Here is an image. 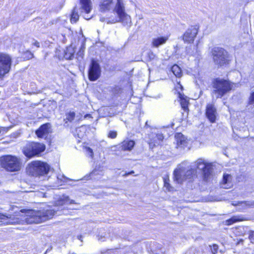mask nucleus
Wrapping results in <instances>:
<instances>
[{
  "label": "nucleus",
  "instance_id": "obj_41",
  "mask_svg": "<svg viewBox=\"0 0 254 254\" xmlns=\"http://www.w3.org/2000/svg\"><path fill=\"white\" fill-rule=\"evenodd\" d=\"M163 181H164V185L165 184V183H169V179L168 176H166L163 178Z\"/></svg>",
  "mask_w": 254,
  "mask_h": 254
},
{
  "label": "nucleus",
  "instance_id": "obj_44",
  "mask_svg": "<svg viewBox=\"0 0 254 254\" xmlns=\"http://www.w3.org/2000/svg\"><path fill=\"white\" fill-rule=\"evenodd\" d=\"M177 83H178V85L179 86L178 87H180L181 89H182L183 86L180 84V82L177 81Z\"/></svg>",
  "mask_w": 254,
  "mask_h": 254
},
{
  "label": "nucleus",
  "instance_id": "obj_33",
  "mask_svg": "<svg viewBox=\"0 0 254 254\" xmlns=\"http://www.w3.org/2000/svg\"><path fill=\"white\" fill-rule=\"evenodd\" d=\"M98 175H101V172L95 169L90 174V176L91 179H96L95 176Z\"/></svg>",
  "mask_w": 254,
  "mask_h": 254
},
{
  "label": "nucleus",
  "instance_id": "obj_6",
  "mask_svg": "<svg viewBox=\"0 0 254 254\" xmlns=\"http://www.w3.org/2000/svg\"><path fill=\"white\" fill-rule=\"evenodd\" d=\"M49 170L50 166L47 163L40 161L32 162L27 168L28 172L32 176L46 174Z\"/></svg>",
  "mask_w": 254,
  "mask_h": 254
},
{
  "label": "nucleus",
  "instance_id": "obj_13",
  "mask_svg": "<svg viewBox=\"0 0 254 254\" xmlns=\"http://www.w3.org/2000/svg\"><path fill=\"white\" fill-rule=\"evenodd\" d=\"M149 137L150 140L148 143L150 148H153L156 145H159L164 139L163 134L159 132H152L149 134Z\"/></svg>",
  "mask_w": 254,
  "mask_h": 254
},
{
  "label": "nucleus",
  "instance_id": "obj_46",
  "mask_svg": "<svg viewBox=\"0 0 254 254\" xmlns=\"http://www.w3.org/2000/svg\"><path fill=\"white\" fill-rule=\"evenodd\" d=\"M133 173V171H131V172H130L128 173V174H126L125 175H126H126H129V174H132V173Z\"/></svg>",
  "mask_w": 254,
  "mask_h": 254
},
{
  "label": "nucleus",
  "instance_id": "obj_49",
  "mask_svg": "<svg viewBox=\"0 0 254 254\" xmlns=\"http://www.w3.org/2000/svg\"><path fill=\"white\" fill-rule=\"evenodd\" d=\"M232 224L231 223H228V225H229V224Z\"/></svg>",
  "mask_w": 254,
  "mask_h": 254
},
{
  "label": "nucleus",
  "instance_id": "obj_31",
  "mask_svg": "<svg viewBox=\"0 0 254 254\" xmlns=\"http://www.w3.org/2000/svg\"><path fill=\"white\" fill-rule=\"evenodd\" d=\"M75 117V113L74 112H69L66 115L65 120L69 122L73 121Z\"/></svg>",
  "mask_w": 254,
  "mask_h": 254
},
{
  "label": "nucleus",
  "instance_id": "obj_37",
  "mask_svg": "<svg viewBox=\"0 0 254 254\" xmlns=\"http://www.w3.org/2000/svg\"><path fill=\"white\" fill-rule=\"evenodd\" d=\"M85 48V47L84 44H83L80 48V49L79 50V52H78L77 55L81 57H82Z\"/></svg>",
  "mask_w": 254,
  "mask_h": 254
},
{
  "label": "nucleus",
  "instance_id": "obj_17",
  "mask_svg": "<svg viewBox=\"0 0 254 254\" xmlns=\"http://www.w3.org/2000/svg\"><path fill=\"white\" fill-rule=\"evenodd\" d=\"M175 137L177 148H184L187 146L188 141L184 135L181 133H176Z\"/></svg>",
  "mask_w": 254,
  "mask_h": 254
},
{
  "label": "nucleus",
  "instance_id": "obj_26",
  "mask_svg": "<svg viewBox=\"0 0 254 254\" xmlns=\"http://www.w3.org/2000/svg\"><path fill=\"white\" fill-rule=\"evenodd\" d=\"M171 70L174 74L177 77H180L182 75V70L181 68L177 64H175L172 66Z\"/></svg>",
  "mask_w": 254,
  "mask_h": 254
},
{
  "label": "nucleus",
  "instance_id": "obj_40",
  "mask_svg": "<svg viewBox=\"0 0 254 254\" xmlns=\"http://www.w3.org/2000/svg\"><path fill=\"white\" fill-rule=\"evenodd\" d=\"M33 42L32 43L33 45L36 46L37 48H39L40 47V44L38 41H35L34 40H33Z\"/></svg>",
  "mask_w": 254,
  "mask_h": 254
},
{
  "label": "nucleus",
  "instance_id": "obj_24",
  "mask_svg": "<svg viewBox=\"0 0 254 254\" xmlns=\"http://www.w3.org/2000/svg\"><path fill=\"white\" fill-rule=\"evenodd\" d=\"M251 219L242 215L234 216L226 220V222H237L239 221H250Z\"/></svg>",
  "mask_w": 254,
  "mask_h": 254
},
{
  "label": "nucleus",
  "instance_id": "obj_21",
  "mask_svg": "<svg viewBox=\"0 0 254 254\" xmlns=\"http://www.w3.org/2000/svg\"><path fill=\"white\" fill-rule=\"evenodd\" d=\"M168 39V37H160L154 38L152 42V46L154 47H158L160 45L165 44Z\"/></svg>",
  "mask_w": 254,
  "mask_h": 254
},
{
  "label": "nucleus",
  "instance_id": "obj_1",
  "mask_svg": "<svg viewBox=\"0 0 254 254\" xmlns=\"http://www.w3.org/2000/svg\"><path fill=\"white\" fill-rule=\"evenodd\" d=\"M113 0H101L100 4V10L106 12L113 9L117 14L118 17L113 19L111 22L116 23L120 22L124 25L130 26L131 20L130 16L125 12V6L123 0H117L114 6Z\"/></svg>",
  "mask_w": 254,
  "mask_h": 254
},
{
  "label": "nucleus",
  "instance_id": "obj_42",
  "mask_svg": "<svg viewBox=\"0 0 254 254\" xmlns=\"http://www.w3.org/2000/svg\"><path fill=\"white\" fill-rule=\"evenodd\" d=\"M99 240L104 241H105V236H101L100 237H99L98 238Z\"/></svg>",
  "mask_w": 254,
  "mask_h": 254
},
{
  "label": "nucleus",
  "instance_id": "obj_5",
  "mask_svg": "<svg viewBox=\"0 0 254 254\" xmlns=\"http://www.w3.org/2000/svg\"><path fill=\"white\" fill-rule=\"evenodd\" d=\"M56 206L53 209H44L35 211L31 209H21L20 212L25 213L27 216L38 217L42 221H47L57 213L58 210L56 209Z\"/></svg>",
  "mask_w": 254,
  "mask_h": 254
},
{
  "label": "nucleus",
  "instance_id": "obj_9",
  "mask_svg": "<svg viewBox=\"0 0 254 254\" xmlns=\"http://www.w3.org/2000/svg\"><path fill=\"white\" fill-rule=\"evenodd\" d=\"M11 65V59L7 55L0 54V78L9 72Z\"/></svg>",
  "mask_w": 254,
  "mask_h": 254
},
{
  "label": "nucleus",
  "instance_id": "obj_15",
  "mask_svg": "<svg viewBox=\"0 0 254 254\" xmlns=\"http://www.w3.org/2000/svg\"><path fill=\"white\" fill-rule=\"evenodd\" d=\"M206 116L211 123H214L216 120L217 111L213 104H208L206 108Z\"/></svg>",
  "mask_w": 254,
  "mask_h": 254
},
{
  "label": "nucleus",
  "instance_id": "obj_28",
  "mask_svg": "<svg viewBox=\"0 0 254 254\" xmlns=\"http://www.w3.org/2000/svg\"><path fill=\"white\" fill-rule=\"evenodd\" d=\"M74 50L72 47H69L67 48L66 51L65 53V57L66 59H72L74 55Z\"/></svg>",
  "mask_w": 254,
  "mask_h": 254
},
{
  "label": "nucleus",
  "instance_id": "obj_4",
  "mask_svg": "<svg viewBox=\"0 0 254 254\" xmlns=\"http://www.w3.org/2000/svg\"><path fill=\"white\" fill-rule=\"evenodd\" d=\"M193 167L201 172L202 178L205 181L210 180L213 175V165L202 158L198 159L193 163Z\"/></svg>",
  "mask_w": 254,
  "mask_h": 254
},
{
  "label": "nucleus",
  "instance_id": "obj_35",
  "mask_svg": "<svg viewBox=\"0 0 254 254\" xmlns=\"http://www.w3.org/2000/svg\"><path fill=\"white\" fill-rule=\"evenodd\" d=\"M249 104L254 105V92H252L249 99Z\"/></svg>",
  "mask_w": 254,
  "mask_h": 254
},
{
  "label": "nucleus",
  "instance_id": "obj_11",
  "mask_svg": "<svg viewBox=\"0 0 254 254\" xmlns=\"http://www.w3.org/2000/svg\"><path fill=\"white\" fill-rule=\"evenodd\" d=\"M198 29L197 26H191L185 32L183 35V40L185 43H191L196 37Z\"/></svg>",
  "mask_w": 254,
  "mask_h": 254
},
{
  "label": "nucleus",
  "instance_id": "obj_7",
  "mask_svg": "<svg viewBox=\"0 0 254 254\" xmlns=\"http://www.w3.org/2000/svg\"><path fill=\"white\" fill-rule=\"evenodd\" d=\"M45 150V146L44 144L31 142L24 148L23 153L26 157L31 158L34 156L38 155Z\"/></svg>",
  "mask_w": 254,
  "mask_h": 254
},
{
  "label": "nucleus",
  "instance_id": "obj_2",
  "mask_svg": "<svg viewBox=\"0 0 254 254\" xmlns=\"http://www.w3.org/2000/svg\"><path fill=\"white\" fill-rule=\"evenodd\" d=\"M234 84L230 81L221 78H216L212 83V96L216 98H222L234 87Z\"/></svg>",
  "mask_w": 254,
  "mask_h": 254
},
{
  "label": "nucleus",
  "instance_id": "obj_32",
  "mask_svg": "<svg viewBox=\"0 0 254 254\" xmlns=\"http://www.w3.org/2000/svg\"><path fill=\"white\" fill-rule=\"evenodd\" d=\"M33 57V54L30 51H27L23 54V58L27 60L31 59Z\"/></svg>",
  "mask_w": 254,
  "mask_h": 254
},
{
  "label": "nucleus",
  "instance_id": "obj_23",
  "mask_svg": "<svg viewBox=\"0 0 254 254\" xmlns=\"http://www.w3.org/2000/svg\"><path fill=\"white\" fill-rule=\"evenodd\" d=\"M72 203H75L74 200L70 199L68 196L63 195L62 197L56 202V204L58 206Z\"/></svg>",
  "mask_w": 254,
  "mask_h": 254
},
{
  "label": "nucleus",
  "instance_id": "obj_25",
  "mask_svg": "<svg viewBox=\"0 0 254 254\" xmlns=\"http://www.w3.org/2000/svg\"><path fill=\"white\" fill-rule=\"evenodd\" d=\"M179 98L180 100V104L182 108L186 111L188 109V106L189 104V101L187 99V97L185 96L184 95L179 93Z\"/></svg>",
  "mask_w": 254,
  "mask_h": 254
},
{
  "label": "nucleus",
  "instance_id": "obj_12",
  "mask_svg": "<svg viewBox=\"0 0 254 254\" xmlns=\"http://www.w3.org/2000/svg\"><path fill=\"white\" fill-rule=\"evenodd\" d=\"M80 3L81 5L80 11L84 19L87 20L90 19L91 17L89 16L88 14L92 10L91 0H80Z\"/></svg>",
  "mask_w": 254,
  "mask_h": 254
},
{
  "label": "nucleus",
  "instance_id": "obj_10",
  "mask_svg": "<svg viewBox=\"0 0 254 254\" xmlns=\"http://www.w3.org/2000/svg\"><path fill=\"white\" fill-rule=\"evenodd\" d=\"M101 75V68L99 64L92 60L88 71L89 79L91 81H95L99 78Z\"/></svg>",
  "mask_w": 254,
  "mask_h": 254
},
{
  "label": "nucleus",
  "instance_id": "obj_18",
  "mask_svg": "<svg viewBox=\"0 0 254 254\" xmlns=\"http://www.w3.org/2000/svg\"><path fill=\"white\" fill-rule=\"evenodd\" d=\"M232 177L228 174H224L221 186L223 189H229L232 186Z\"/></svg>",
  "mask_w": 254,
  "mask_h": 254
},
{
  "label": "nucleus",
  "instance_id": "obj_43",
  "mask_svg": "<svg viewBox=\"0 0 254 254\" xmlns=\"http://www.w3.org/2000/svg\"><path fill=\"white\" fill-rule=\"evenodd\" d=\"M251 237L252 240H254V232L251 235Z\"/></svg>",
  "mask_w": 254,
  "mask_h": 254
},
{
  "label": "nucleus",
  "instance_id": "obj_34",
  "mask_svg": "<svg viewBox=\"0 0 254 254\" xmlns=\"http://www.w3.org/2000/svg\"><path fill=\"white\" fill-rule=\"evenodd\" d=\"M164 187L168 191H172L174 190L173 188L171 186L169 183H165V184L164 185Z\"/></svg>",
  "mask_w": 254,
  "mask_h": 254
},
{
  "label": "nucleus",
  "instance_id": "obj_36",
  "mask_svg": "<svg viewBox=\"0 0 254 254\" xmlns=\"http://www.w3.org/2000/svg\"><path fill=\"white\" fill-rule=\"evenodd\" d=\"M117 133L115 131H110L109 133L108 136L111 138H115L117 137Z\"/></svg>",
  "mask_w": 254,
  "mask_h": 254
},
{
  "label": "nucleus",
  "instance_id": "obj_47",
  "mask_svg": "<svg viewBox=\"0 0 254 254\" xmlns=\"http://www.w3.org/2000/svg\"><path fill=\"white\" fill-rule=\"evenodd\" d=\"M57 178H58V179H60V180L62 179L61 178V176L60 175L57 177Z\"/></svg>",
  "mask_w": 254,
  "mask_h": 254
},
{
  "label": "nucleus",
  "instance_id": "obj_39",
  "mask_svg": "<svg viewBox=\"0 0 254 254\" xmlns=\"http://www.w3.org/2000/svg\"><path fill=\"white\" fill-rule=\"evenodd\" d=\"M9 215H3L1 213H0V220H5L8 218H9Z\"/></svg>",
  "mask_w": 254,
  "mask_h": 254
},
{
  "label": "nucleus",
  "instance_id": "obj_20",
  "mask_svg": "<svg viewBox=\"0 0 254 254\" xmlns=\"http://www.w3.org/2000/svg\"><path fill=\"white\" fill-rule=\"evenodd\" d=\"M135 142L131 140H124L121 143V149L123 150H131L134 147Z\"/></svg>",
  "mask_w": 254,
  "mask_h": 254
},
{
  "label": "nucleus",
  "instance_id": "obj_30",
  "mask_svg": "<svg viewBox=\"0 0 254 254\" xmlns=\"http://www.w3.org/2000/svg\"><path fill=\"white\" fill-rule=\"evenodd\" d=\"M84 149L86 156L93 158L94 155L93 150L89 147H85Z\"/></svg>",
  "mask_w": 254,
  "mask_h": 254
},
{
  "label": "nucleus",
  "instance_id": "obj_45",
  "mask_svg": "<svg viewBox=\"0 0 254 254\" xmlns=\"http://www.w3.org/2000/svg\"><path fill=\"white\" fill-rule=\"evenodd\" d=\"M7 128L5 127H0V133L2 130H5Z\"/></svg>",
  "mask_w": 254,
  "mask_h": 254
},
{
  "label": "nucleus",
  "instance_id": "obj_8",
  "mask_svg": "<svg viewBox=\"0 0 254 254\" xmlns=\"http://www.w3.org/2000/svg\"><path fill=\"white\" fill-rule=\"evenodd\" d=\"M212 55L213 61L216 64L223 65L228 63V54L224 49L215 48L213 50Z\"/></svg>",
  "mask_w": 254,
  "mask_h": 254
},
{
  "label": "nucleus",
  "instance_id": "obj_22",
  "mask_svg": "<svg viewBox=\"0 0 254 254\" xmlns=\"http://www.w3.org/2000/svg\"><path fill=\"white\" fill-rule=\"evenodd\" d=\"M233 205L238 206L240 210L244 209L248 207H254V201H241L237 203H233Z\"/></svg>",
  "mask_w": 254,
  "mask_h": 254
},
{
  "label": "nucleus",
  "instance_id": "obj_29",
  "mask_svg": "<svg viewBox=\"0 0 254 254\" xmlns=\"http://www.w3.org/2000/svg\"><path fill=\"white\" fill-rule=\"evenodd\" d=\"M79 18V15L77 13V11L76 10V8L73 9V12L71 15L70 21L71 23L76 22Z\"/></svg>",
  "mask_w": 254,
  "mask_h": 254
},
{
  "label": "nucleus",
  "instance_id": "obj_3",
  "mask_svg": "<svg viewBox=\"0 0 254 254\" xmlns=\"http://www.w3.org/2000/svg\"><path fill=\"white\" fill-rule=\"evenodd\" d=\"M0 161L2 167L8 171H18L21 167V159L15 156L11 155L3 156L1 158Z\"/></svg>",
  "mask_w": 254,
  "mask_h": 254
},
{
  "label": "nucleus",
  "instance_id": "obj_38",
  "mask_svg": "<svg viewBox=\"0 0 254 254\" xmlns=\"http://www.w3.org/2000/svg\"><path fill=\"white\" fill-rule=\"evenodd\" d=\"M218 247L216 245H213L211 248V252L213 254H216L217 252Z\"/></svg>",
  "mask_w": 254,
  "mask_h": 254
},
{
  "label": "nucleus",
  "instance_id": "obj_27",
  "mask_svg": "<svg viewBox=\"0 0 254 254\" xmlns=\"http://www.w3.org/2000/svg\"><path fill=\"white\" fill-rule=\"evenodd\" d=\"M196 173V169L195 168H190L186 172L185 171V176L186 177V180L190 179L195 175Z\"/></svg>",
  "mask_w": 254,
  "mask_h": 254
},
{
  "label": "nucleus",
  "instance_id": "obj_19",
  "mask_svg": "<svg viewBox=\"0 0 254 254\" xmlns=\"http://www.w3.org/2000/svg\"><path fill=\"white\" fill-rule=\"evenodd\" d=\"M130 249L129 247H126L122 249H116L108 250L105 254H126L127 252L130 251Z\"/></svg>",
  "mask_w": 254,
  "mask_h": 254
},
{
  "label": "nucleus",
  "instance_id": "obj_16",
  "mask_svg": "<svg viewBox=\"0 0 254 254\" xmlns=\"http://www.w3.org/2000/svg\"><path fill=\"white\" fill-rule=\"evenodd\" d=\"M50 126L49 124L42 125L36 131V134L39 138L46 137L50 132Z\"/></svg>",
  "mask_w": 254,
  "mask_h": 254
},
{
  "label": "nucleus",
  "instance_id": "obj_48",
  "mask_svg": "<svg viewBox=\"0 0 254 254\" xmlns=\"http://www.w3.org/2000/svg\"><path fill=\"white\" fill-rule=\"evenodd\" d=\"M81 238V236H79V237H78V239H80V238Z\"/></svg>",
  "mask_w": 254,
  "mask_h": 254
},
{
  "label": "nucleus",
  "instance_id": "obj_14",
  "mask_svg": "<svg viewBox=\"0 0 254 254\" xmlns=\"http://www.w3.org/2000/svg\"><path fill=\"white\" fill-rule=\"evenodd\" d=\"M185 176L184 167L182 166V164H180L178 166V168L174 170V181L178 183H182L184 181L186 180V177Z\"/></svg>",
  "mask_w": 254,
  "mask_h": 254
}]
</instances>
